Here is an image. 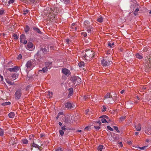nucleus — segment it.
<instances>
[{"instance_id": "1", "label": "nucleus", "mask_w": 151, "mask_h": 151, "mask_svg": "<svg viewBox=\"0 0 151 151\" xmlns=\"http://www.w3.org/2000/svg\"><path fill=\"white\" fill-rule=\"evenodd\" d=\"M85 52V54L83 56V59L88 61H90L94 57L95 55L94 52L90 50H87Z\"/></svg>"}, {"instance_id": "2", "label": "nucleus", "mask_w": 151, "mask_h": 151, "mask_svg": "<svg viewBox=\"0 0 151 151\" xmlns=\"http://www.w3.org/2000/svg\"><path fill=\"white\" fill-rule=\"evenodd\" d=\"M70 80L73 83L76 85L79 84L81 82V79L78 76H73L71 78Z\"/></svg>"}, {"instance_id": "3", "label": "nucleus", "mask_w": 151, "mask_h": 151, "mask_svg": "<svg viewBox=\"0 0 151 151\" xmlns=\"http://www.w3.org/2000/svg\"><path fill=\"white\" fill-rule=\"evenodd\" d=\"M22 94L21 89H19L17 90L15 94V97L16 100H18L21 98Z\"/></svg>"}, {"instance_id": "4", "label": "nucleus", "mask_w": 151, "mask_h": 151, "mask_svg": "<svg viewBox=\"0 0 151 151\" xmlns=\"http://www.w3.org/2000/svg\"><path fill=\"white\" fill-rule=\"evenodd\" d=\"M101 62L102 65L103 66L107 67L109 66L110 64H111L112 62L111 61H109L106 59H103L101 60Z\"/></svg>"}, {"instance_id": "5", "label": "nucleus", "mask_w": 151, "mask_h": 151, "mask_svg": "<svg viewBox=\"0 0 151 151\" xmlns=\"http://www.w3.org/2000/svg\"><path fill=\"white\" fill-rule=\"evenodd\" d=\"M32 62L31 60L28 61L26 64V66L27 68V69L30 70L32 69L33 68L32 64Z\"/></svg>"}, {"instance_id": "6", "label": "nucleus", "mask_w": 151, "mask_h": 151, "mask_svg": "<svg viewBox=\"0 0 151 151\" xmlns=\"http://www.w3.org/2000/svg\"><path fill=\"white\" fill-rule=\"evenodd\" d=\"M27 47L28 48V49L30 51H32L35 48V46L32 42H29L27 43Z\"/></svg>"}, {"instance_id": "7", "label": "nucleus", "mask_w": 151, "mask_h": 151, "mask_svg": "<svg viewBox=\"0 0 151 151\" xmlns=\"http://www.w3.org/2000/svg\"><path fill=\"white\" fill-rule=\"evenodd\" d=\"M62 73L65 75H69L70 74V71L66 68H63L62 70Z\"/></svg>"}, {"instance_id": "8", "label": "nucleus", "mask_w": 151, "mask_h": 151, "mask_svg": "<svg viewBox=\"0 0 151 151\" xmlns=\"http://www.w3.org/2000/svg\"><path fill=\"white\" fill-rule=\"evenodd\" d=\"M42 51V52L44 53H45L48 52L49 51V47H46L43 48H41L40 49Z\"/></svg>"}, {"instance_id": "9", "label": "nucleus", "mask_w": 151, "mask_h": 151, "mask_svg": "<svg viewBox=\"0 0 151 151\" xmlns=\"http://www.w3.org/2000/svg\"><path fill=\"white\" fill-rule=\"evenodd\" d=\"M90 23L89 21L87 20L85 21L83 23V27L85 28H87L90 25Z\"/></svg>"}, {"instance_id": "10", "label": "nucleus", "mask_w": 151, "mask_h": 151, "mask_svg": "<svg viewBox=\"0 0 151 151\" xmlns=\"http://www.w3.org/2000/svg\"><path fill=\"white\" fill-rule=\"evenodd\" d=\"M45 67H47L48 69H50L51 68L52 63L49 62H46L45 63Z\"/></svg>"}, {"instance_id": "11", "label": "nucleus", "mask_w": 151, "mask_h": 151, "mask_svg": "<svg viewBox=\"0 0 151 151\" xmlns=\"http://www.w3.org/2000/svg\"><path fill=\"white\" fill-rule=\"evenodd\" d=\"M105 147L102 145H99L97 149L99 151H104Z\"/></svg>"}, {"instance_id": "12", "label": "nucleus", "mask_w": 151, "mask_h": 151, "mask_svg": "<svg viewBox=\"0 0 151 151\" xmlns=\"http://www.w3.org/2000/svg\"><path fill=\"white\" fill-rule=\"evenodd\" d=\"M66 108L68 109H71L72 108V106L71 103L70 102H67L65 105Z\"/></svg>"}, {"instance_id": "13", "label": "nucleus", "mask_w": 151, "mask_h": 151, "mask_svg": "<svg viewBox=\"0 0 151 151\" xmlns=\"http://www.w3.org/2000/svg\"><path fill=\"white\" fill-rule=\"evenodd\" d=\"M48 69L47 68V67H45L42 68V70H40L39 72L41 73H45L47 71Z\"/></svg>"}, {"instance_id": "14", "label": "nucleus", "mask_w": 151, "mask_h": 151, "mask_svg": "<svg viewBox=\"0 0 151 151\" xmlns=\"http://www.w3.org/2000/svg\"><path fill=\"white\" fill-rule=\"evenodd\" d=\"M112 98V96L111 95V94L110 93H107L105 95L104 98V100H105L106 99H108L109 98Z\"/></svg>"}, {"instance_id": "15", "label": "nucleus", "mask_w": 151, "mask_h": 151, "mask_svg": "<svg viewBox=\"0 0 151 151\" xmlns=\"http://www.w3.org/2000/svg\"><path fill=\"white\" fill-rule=\"evenodd\" d=\"M69 93L68 95V98H70L73 93V89L72 88H70L69 89Z\"/></svg>"}, {"instance_id": "16", "label": "nucleus", "mask_w": 151, "mask_h": 151, "mask_svg": "<svg viewBox=\"0 0 151 151\" xmlns=\"http://www.w3.org/2000/svg\"><path fill=\"white\" fill-rule=\"evenodd\" d=\"M135 128L137 131H140L141 129V125L139 123L137 125L135 126Z\"/></svg>"}, {"instance_id": "17", "label": "nucleus", "mask_w": 151, "mask_h": 151, "mask_svg": "<svg viewBox=\"0 0 151 151\" xmlns=\"http://www.w3.org/2000/svg\"><path fill=\"white\" fill-rule=\"evenodd\" d=\"M25 37L24 35L23 34L21 35L20 37V42H23L24 40L25 39Z\"/></svg>"}, {"instance_id": "18", "label": "nucleus", "mask_w": 151, "mask_h": 151, "mask_svg": "<svg viewBox=\"0 0 151 151\" xmlns=\"http://www.w3.org/2000/svg\"><path fill=\"white\" fill-rule=\"evenodd\" d=\"M86 28V29L88 33H89L91 32V29H93V27L92 25H91Z\"/></svg>"}, {"instance_id": "19", "label": "nucleus", "mask_w": 151, "mask_h": 151, "mask_svg": "<svg viewBox=\"0 0 151 151\" xmlns=\"http://www.w3.org/2000/svg\"><path fill=\"white\" fill-rule=\"evenodd\" d=\"M9 116L11 118H14L15 116V114L14 112H12L9 114Z\"/></svg>"}, {"instance_id": "20", "label": "nucleus", "mask_w": 151, "mask_h": 151, "mask_svg": "<svg viewBox=\"0 0 151 151\" xmlns=\"http://www.w3.org/2000/svg\"><path fill=\"white\" fill-rule=\"evenodd\" d=\"M53 94V93H51L50 91H48L47 92V97L49 98H51L52 97Z\"/></svg>"}, {"instance_id": "21", "label": "nucleus", "mask_w": 151, "mask_h": 151, "mask_svg": "<svg viewBox=\"0 0 151 151\" xmlns=\"http://www.w3.org/2000/svg\"><path fill=\"white\" fill-rule=\"evenodd\" d=\"M135 55L136 58L139 59H142L143 58L142 55L139 53H137Z\"/></svg>"}, {"instance_id": "22", "label": "nucleus", "mask_w": 151, "mask_h": 151, "mask_svg": "<svg viewBox=\"0 0 151 151\" xmlns=\"http://www.w3.org/2000/svg\"><path fill=\"white\" fill-rule=\"evenodd\" d=\"M8 70H9L10 72H14L13 68H9L4 70V73L5 72H6L8 71Z\"/></svg>"}, {"instance_id": "23", "label": "nucleus", "mask_w": 151, "mask_h": 151, "mask_svg": "<svg viewBox=\"0 0 151 151\" xmlns=\"http://www.w3.org/2000/svg\"><path fill=\"white\" fill-rule=\"evenodd\" d=\"M65 122L66 123H69L71 122V121L70 118L67 117L65 118Z\"/></svg>"}, {"instance_id": "24", "label": "nucleus", "mask_w": 151, "mask_h": 151, "mask_svg": "<svg viewBox=\"0 0 151 151\" xmlns=\"http://www.w3.org/2000/svg\"><path fill=\"white\" fill-rule=\"evenodd\" d=\"M22 142L24 144H27L28 143V141L26 139H23L22 140Z\"/></svg>"}, {"instance_id": "25", "label": "nucleus", "mask_w": 151, "mask_h": 151, "mask_svg": "<svg viewBox=\"0 0 151 151\" xmlns=\"http://www.w3.org/2000/svg\"><path fill=\"white\" fill-rule=\"evenodd\" d=\"M108 45L109 47H110V48H111L114 47V43L109 42L108 43Z\"/></svg>"}, {"instance_id": "26", "label": "nucleus", "mask_w": 151, "mask_h": 151, "mask_svg": "<svg viewBox=\"0 0 151 151\" xmlns=\"http://www.w3.org/2000/svg\"><path fill=\"white\" fill-rule=\"evenodd\" d=\"M29 30V27L28 25H27L24 29L25 32L27 33Z\"/></svg>"}, {"instance_id": "27", "label": "nucleus", "mask_w": 151, "mask_h": 151, "mask_svg": "<svg viewBox=\"0 0 151 151\" xmlns=\"http://www.w3.org/2000/svg\"><path fill=\"white\" fill-rule=\"evenodd\" d=\"M83 99L85 101H86L88 99H90V95H85L83 97Z\"/></svg>"}, {"instance_id": "28", "label": "nucleus", "mask_w": 151, "mask_h": 151, "mask_svg": "<svg viewBox=\"0 0 151 151\" xmlns=\"http://www.w3.org/2000/svg\"><path fill=\"white\" fill-rule=\"evenodd\" d=\"M34 138V135L33 134L30 135L29 137V139L32 141L31 142L33 141Z\"/></svg>"}, {"instance_id": "29", "label": "nucleus", "mask_w": 151, "mask_h": 151, "mask_svg": "<svg viewBox=\"0 0 151 151\" xmlns=\"http://www.w3.org/2000/svg\"><path fill=\"white\" fill-rule=\"evenodd\" d=\"M78 65L80 67H83L84 66V63L83 62H80L79 63Z\"/></svg>"}, {"instance_id": "30", "label": "nucleus", "mask_w": 151, "mask_h": 151, "mask_svg": "<svg viewBox=\"0 0 151 151\" xmlns=\"http://www.w3.org/2000/svg\"><path fill=\"white\" fill-rule=\"evenodd\" d=\"M33 29L38 33L41 34V32L40 31V29L37 28H33Z\"/></svg>"}, {"instance_id": "31", "label": "nucleus", "mask_w": 151, "mask_h": 151, "mask_svg": "<svg viewBox=\"0 0 151 151\" xmlns=\"http://www.w3.org/2000/svg\"><path fill=\"white\" fill-rule=\"evenodd\" d=\"M12 78L13 80H15L17 77V74H13L12 76Z\"/></svg>"}, {"instance_id": "32", "label": "nucleus", "mask_w": 151, "mask_h": 151, "mask_svg": "<svg viewBox=\"0 0 151 151\" xmlns=\"http://www.w3.org/2000/svg\"><path fill=\"white\" fill-rule=\"evenodd\" d=\"M4 130L0 128V135L3 136L4 135Z\"/></svg>"}, {"instance_id": "33", "label": "nucleus", "mask_w": 151, "mask_h": 151, "mask_svg": "<svg viewBox=\"0 0 151 151\" xmlns=\"http://www.w3.org/2000/svg\"><path fill=\"white\" fill-rule=\"evenodd\" d=\"M32 146L33 147H37L39 149L40 147L39 146L37 145L36 144H35L34 142L32 143Z\"/></svg>"}, {"instance_id": "34", "label": "nucleus", "mask_w": 151, "mask_h": 151, "mask_svg": "<svg viewBox=\"0 0 151 151\" xmlns=\"http://www.w3.org/2000/svg\"><path fill=\"white\" fill-rule=\"evenodd\" d=\"M11 104V103L9 102H6L3 103L2 104V105L3 106H6L7 105H10Z\"/></svg>"}, {"instance_id": "35", "label": "nucleus", "mask_w": 151, "mask_h": 151, "mask_svg": "<svg viewBox=\"0 0 151 151\" xmlns=\"http://www.w3.org/2000/svg\"><path fill=\"white\" fill-rule=\"evenodd\" d=\"M99 119H101V121L103 123H104L106 122H107V121L106 120V119H104V118H99Z\"/></svg>"}, {"instance_id": "36", "label": "nucleus", "mask_w": 151, "mask_h": 151, "mask_svg": "<svg viewBox=\"0 0 151 151\" xmlns=\"http://www.w3.org/2000/svg\"><path fill=\"white\" fill-rule=\"evenodd\" d=\"M106 108L104 106H103L101 108V111L102 112H104L106 111Z\"/></svg>"}, {"instance_id": "37", "label": "nucleus", "mask_w": 151, "mask_h": 151, "mask_svg": "<svg viewBox=\"0 0 151 151\" xmlns=\"http://www.w3.org/2000/svg\"><path fill=\"white\" fill-rule=\"evenodd\" d=\"M126 116H122L119 118L120 121L122 122L125 119Z\"/></svg>"}, {"instance_id": "38", "label": "nucleus", "mask_w": 151, "mask_h": 151, "mask_svg": "<svg viewBox=\"0 0 151 151\" xmlns=\"http://www.w3.org/2000/svg\"><path fill=\"white\" fill-rule=\"evenodd\" d=\"M103 21V19L102 17H100L97 19V21L100 23L102 22Z\"/></svg>"}, {"instance_id": "39", "label": "nucleus", "mask_w": 151, "mask_h": 151, "mask_svg": "<svg viewBox=\"0 0 151 151\" xmlns=\"http://www.w3.org/2000/svg\"><path fill=\"white\" fill-rule=\"evenodd\" d=\"M139 9L138 8H137L134 12V14L135 15H136L137 14V12L139 11Z\"/></svg>"}, {"instance_id": "40", "label": "nucleus", "mask_w": 151, "mask_h": 151, "mask_svg": "<svg viewBox=\"0 0 151 151\" xmlns=\"http://www.w3.org/2000/svg\"><path fill=\"white\" fill-rule=\"evenodd\" d=\"M13 68L14 69V71L15 72L19 70V68L18 66H15Z\"/></svg>"}, {"instance_id": "41", "label": "nucleus", "mask_w": 151, "mask_h": 151, "mask_svg": "<svg viewBox=\"0 0 151 151\" xmlns=\"http://www.w3.org/2000/svg\"><path fill=\"white\" fill-rule=\"evenodd\" d=\"M5 13L4 10L3 9H0V15H2Z\"/></svg>"}, {"instance_id": "42", "label": "nucleus", "mask_w": 151, "mask_h": 151, "mask_svg": "<svg viewBox=\"0 0 151 151\" xmlns=\"http://www.w3.org/2000/svg\"><path fill=\"white\" fill-rule=\"evenodd\" d=\"M147 147V146H144L143 147H137V148H138L140 150H144L146 149V148Z\"/></svg>"}, {"instance_id": "43", "label": "nucleus", "mask_w": 151, "mask_h": 151, "mask_svg": "<svg viewBox=\"0 0 151 151\" xmlns=\"http://www.w3.org/2000/svg\"><path fill=\"white\" fill-rule=\"evenodd\" d=\"M13 37H14V39L17 40L19 38V37L17 36V35L15 34L13 35Z\"/></svg>"}, {"instance_id": "44", "label": "nucleus", "mask_w": 151, "mask_h": 151, "mask_svg": "<svg viewBox=\"0 0 151 151\" xmlns=\"http://www.w3.org/2000/svg\"><path fill=\"white\" fill-rule=\"evenodd\" d=\"M59 132L61 136H63L64 133V131H63L62 130H60L59 131Z\"/></svg>"}, {"instance_id": "45", "label": "nucleus", "mask_w": 151, "mask_h": 151, "mask_svg": "<svg viewBox=\"0 0 151 151\" xmlns=\"http://www.w3.org/2000/svg\"><path fill=\"white\" fill-rule=\"evenodd\" d=\"M81 35L84 37H86L87 36V34L86 32H84L81 33Z\"/></svg>"}, {"instance_id": "46", "label": "nucleus", "mask_w": 151, "mask_h": 151, "mask_svg": "<svg viewBox=\"0 0 151 151\" xmlns=\"http://www.w3.org/2000/svg\"><path fill=\"white\" fill-rule=\"evenodd\" d=\"M104 118V119H108V116L106 115H103L102 116L100 117L99 118Z\"/></svg>"}, {"instance_id": "47", "label": "nucleus", "mask_w": 151, "mask_h": 151, "mask_svg": "<svg viewBox=\"0 0 151 151\" xmlns=\"http://www.w3.org/2000/svg\"><path fill=\"white\" fill-rule=\"evenodd\" d=\"M107 128L109 130L113 131V129L111 128L109 126H107Z\"/></svg>"}, {"instance_id": "48", "label": "nucleus", "mask_w": 151, "mask_h": 151, "mask_svg": "<svg viewBox=\"0 0 151 151\" xmlns=\"http://www.w3.org/2000/svg\"><path fill=\"white\" fill-rule=\"evenodd\" d=\"M114 129L117 132H119V130H118V127H117L114 126L113 127Z\"/></svg>"}, {"instance_id": "49", "label": "nucleus", "mask_w": 151, "mask_h": 151, "mask_svg": "<svg viewBox=\"0 0 151 151\" xmlns=\"http://www.w3.org/2000/svg\"><path fill=\"white\" fill-rule=\"evenodd\" d=\"M6 82L8 83V84H9L11 85H14V83L11 81H6Z\"/></svg>"}, {"instance_id": "50", "label": "nucleus", "mask_w": 151, "mask_h": 151, "mask_svg": "<svg viewBox=\"0 0 151 151\" xmlns=\"http://www.w3.org/2000/svg\"><path fill=\"white\" fill-rule=\"evenodd\" d=\"M55 151H63V150L61 148L58 147L55 150Z\"/></svg>"}, {"instance_id": "51", "label": "nucleus", "mask_w": 151, "mask_h": 151, "mask_svg": "<svg viewBox=\"0 0 151 151\" xmlns=\"http://www.w3.org/2000/svg\"><path fill=\"white\" fill-rule=\"evenodd\" d=\"M14 0H10L9 1V4H12L14 2Z\"/></svg>"}, {"instance_id": "52", "label": "nucleus", "mask_w": 151, "mask_h": 151, "mask_svg": "<svg viewBox=\"0 0 151 151\" xmlns=\"http://www.w3.org/2000/svg\"><path fill=\"white\" fill-rule=\"evenodd\" d=\"M29 12V10H26L25 11H24L23 14H25L27 13H28Z\"/></svg>"}, {"instance_id": "53", "label": "nucleus", "mask_w": 151, "mask_h": 151, "mask_svg": "<svg viewBox=\"0 0 151 151\" xmlns=\"http://www.w3.org/2000/svg\"><path fill=\"white\" fill-rule=\"evenodd\" d=\"M22 58V55L21 54H19L18 57V59H20Z\"/></svg>"}, {"instance_id": "54", "label": "nucleus", "mask_w": 151, "mask_h": 151, "mask_svg": "<svg viewBox=\"0 0 151 151\" xmlns=\"http://www.w3.org/2000/svg\"><path fill=\"white\" fill-rule=\"evenodd\" d=\"M94 128L97 130H98L100 129V127L99 126H94Z\"/></svg>"}, {"instance_id": "55", "label": "nucleus", "mask_w": 151, "mask_h": 151, "mask_svg": "<svg viewBox=\"0 0 151 151\" xmlns=\"http://www.w3.org/2000/svg\"><path fill=\"white\" fill-rule=\"evenodd\" d=\"M65 126H63V127H61V129H62L63 131V130H65L66 129V128H65Z\"/></svg>"}, {"instance_id": "56", "label": "nucleus", "mask_w": 151, "mask_h": 151, "mask_svg": "<svg viewBox=\"0 0 151 151\" xmlns=\"http://www.w3.org/2000/svg\"><path fill=\"white\" fill-rule=\"evenodd\" d=\"M89 111V109H87L86 110L85 113H86V115L87 116V114Z\"/></svg>"}, {"instance_id": "57", "label": "nucleus", "mask_w": 151, "mask_h": 151, "mask_svg": "<svg viewBox=\"0 0 151 151\" xmlns=\"http://www.w3.org/2000/svg\"><path fill=\"white\" fill-rule=\"evenodd\" d=\"M3 80V76L0 74V81H1Z\"/></svg>"}, {"instance_id": "58", "label": "nucleus", "mask_w": 151, "mask_h": 151, "mask_svg": "<svg viewBox=\"0 0 151 151\" xmlns=\"http://www.w3.org/2000/svg\"><path fill=\"white\" fill-rule=\"evenodd\" d=\"M21 43H22L24 44H26L27 43V40H24V41L23 42H21Z\"/></svg>"}, {"instance_id": "59", "label": "nucleus", "mask_w": 151, "mask_h": 151, "mask_svg": "<svg viewBox=\"0 0 151 151\" xmlns=\"http://www.w3.org/2000/svg\"><path fill=\"white\" fill-rule=\"evenodd\" d=\"M96 122L97 123H98V124H99V125H100L101 124V121L100 120H98L97 121H96Z\"/></svg>"}, {"instance_id": "60", "label": "nucleus", "mask_w": 151, "mask_h": 151, "mask_svg": "<svg viewBox=\"0 0 151 151\" xmlns=\"http://www.w3.org/2000/svg\"><path fill=\"white\" fill-rule=\"evenodd\" d=\"M63 112H59L58 113V114L59 115H63Z\"/></svg>"}, {"instance_id": "61", "label": "nucleus", "mask_w": 151, "mask_h": 151, "mask_svg": "<svg viewBox=\"0 0 151 151\" xmlns=\"http://www.w3.org/2000/svg\"><path fill=\"white\" fill-rule=\"evenodd\" d=\"M89 128H90V127H86L84 129L85 130H88V129H89Z\"/></svg>"}, {"instance_id": "62", "label": "nucleus", "mask_w": 151, "mask_h": 151, "mask_svg": "<svg viewBox=\"0 0 151 151\" xmlns=\"http://www.w3.org/2000/svg\"><path fill=\"white\" fill-rule=\"evenodd\" d=\"M69 40L68 39H67L66 40V42L68 43V44H69Z\"/></svg>"}, {"instance_id": "63", "label": "nucleus", "mask_w": 151, "mask_h": 151, "mask_svg": "<svg viewBox=\"0 0 151 151\" xmlns=\"http://www.w3.org/2000/svg\"><path fill=\"white\" fill-rule=\"evenodd\" d=\"M76 132H81L82 131L81 130H78Z\"/></svg>"}, {"instance_id": "64", "label": "nucleus", "mask_w": 151, "mask_h": 151, "mask_svg": "<svg viewBox=\"0 0 151 151\" xmlns=\"http://www.w3.org/2000/svg\"><path fill=\"white\" fill-rule=\"evenodd\" d=\"M45 136V135L44 134H40V137L41 138H42L43 137H44Z\"/></svg>"}]
</instances>
